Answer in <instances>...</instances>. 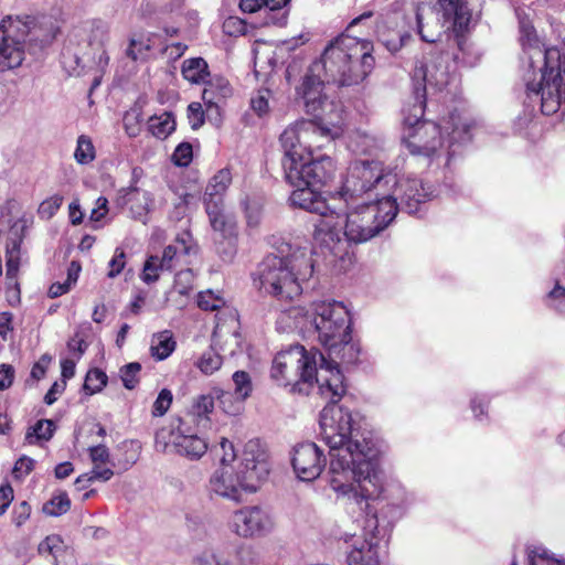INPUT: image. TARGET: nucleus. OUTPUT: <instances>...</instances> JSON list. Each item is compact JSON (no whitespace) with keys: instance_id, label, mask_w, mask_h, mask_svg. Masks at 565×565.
I'll return each mask as SVG.
<instances>
[{"instance_id":"obj_1","label":"nucleus","mask_w":565,"mask_h":565,"mask_svg":"<svg viewBox=\"0 0 565 565\" xmlns=\"http://www.w3.org/2000/svg\"><path fill=\"white\" fill-rule=\"evenodd\" d=\"M271 379L292 391L318 394L329 401L320 414V435L329 448L328 483L335 500L362 514H371V501L383 490L379 470L380 447L372 431L362 427V418L337 402L345 394L344 376L322 353L308 352L302 345L279 352L271 365Z\"/></svg>"},{"instance_id":"obj_2","label":"nucleus","mask_w":565,"mask_h":565,"mask_svg":"<svg viewBox=\"0 0 565 565\" xmlns=\"http://www.w3.org/2000/svg\"><path fill=\"white\" fill-rule=\"evenodd\" d=\"M282 168L287 181L296 188L289 200L294 206L321 217L315 224L313 238L321 245L341 244L340 232L333 224V214L337 206H330L327 201L317 192L330 181L335 173V164L330 157H312L311 149L291 148L284 149Z\"/></svg>"},{"instance_id":"obj_3","label":"nucleus","mask_w":565,"mask_h":565,"mask_svg":"<svg viewBox=\"0 0 565 565\" xmlns=\"http://www.w3.org/2000/svg\"><path fill=\"white\" fill-rule=\"evenodd\" d=\"M324 82L326 77H320V64L313 63L297 88V95L303 100L306 113L315 119H302L288 126L280 135L284 149L319 148L322 140L331 141L342 135L343 109L322 93Z\"/></svg>"},{"instance_id":"obj_4","label":"nucleus","mask_w":565,"mask_h":565,"mask_svg":"<svg viewBox=\"0 0 565 565\" xmlns=\"http://www.w3.org/2000/svg\"><path fill=\"white\" fill-rule=\"evenodd\" d=\"M369 191H375L381 200H392L396 205V213L401 209L408 214L419 211L420 205L434 195L418 178L397 177L391 171L385 172L380 161H355L348 170L339 195L345 202L354 203Z\"/></svg>"},{"instance_id":"obj_5","label":"nucleus","mask_w":565,"mask_h":565,"mask_svg":"<svg viewBox=\"0 0 565 565\" xmlns=\"http://www.w3.org/2000/svg\"><path fill=\"white\" fill-rule=\"evenodd\" d=\"M520 41L529 63L524 75L526 96L540 103L543 114L553 115L565 100V42L562 49H545L525 20H520Z\"/></svg>"},{"instance_id":"obj_6","label":"nucleus","mask_w":565,"mask_h":565,"mask_svg":"<svg viewBox=\"0 0 565 565\" xmlns=\"http://www.w3.org/2000/svg\"><path fill=\"white\" fill-rule=\"evenodd\" d=\"M423 97L417 88L416 103L404 109L403 141L414 156L449 158L456 143L470 140L471 125L457 111L443 118L440 124L422 120L425 110Z\"/></svg>"},{"instance_id":"obj_7","label":"nucleus","mask_w":565,"mask_h":565,"mask_svg":"<svg viewBox=\"0 0 565 565\" xmlns=\"http://www.w3.org/2000/svg\"><path fill=\"white\" fill-rule=\"evenodd\" d=\"M281 256L268 255L257 270L258 288L278 299H292L301 294L299 280L311 277L313 264L307 241L280 246Z\"/></svg>"},{"instance_id":"obj_8","label":"nucleus","mask_w":565,"mask_h":565,"mask_svg":"<svg viewBox=\"0 0 565 565\" xmlns=\"http://www.w3.org/2000/svg\"><path fill=\"white\" fill-rule=\"evenodd\" d=\"M337 191L333 200L343 201L349 210L343 221L339 213L333 214V224L335 230L340 232L341 244L326 245L334 255L344 252V245L354 243H364L376 236L383 231L396 216V205L392 200H381L375 195V191H369L359 198L354 203L345 202Z\"/></svg>"},{"instance_id":"obj_9","label":"nucleus","mask_w":565,"mask_h":565,"mask_svg":"<svg viewBox=\"0 0 565 565\" xmlns=\"http://www.w3.org/2000/svg\"><path fill=\"white\" fill-rule=\"evenodd\" d=\"M373 44L348 34H341L324 49L320 64L327 83L338 86L358 85L374 67Z\"/></svg>"},{"instance_id":"obj_10","label":"nucleus","mask_w":565,"mask_h":565,"mask_svg":"<svg viewBox=\"0 0 565 565\" xmlns=\"http://www.w3.org/2000/svg\"><path fill=\"white\" fill-rule=\"evenodd\" d=\"M269 475L266 449L259 440H248L236 470L231 465L221 466L210 479L213 493L233 501H241L243 493L257 491Z\"/></svg>"},{"instance_id":"obj_11","label":"nucleus","mask_w":565,"mask_h":565,"mask_svg":"<svg viewBox=\"0 0 565 565\" xmlns=\"http://www.w3.org/2000/svg\"><path fill=\"white\" fill-rule=\"evenodd\" d=\"M287 316L295 320L296 328H305L310 323L322 347H334V343L343 341L351 332L350 312L340 301H315L309 310L294 307L288 310Z\"/></svg>"},{"instance_id":"obj_12","label":"nucleus","mask_w":565,"mask_h":565,"mask_svg":"<svg viewBox=\"0 0 565 565\" xmlns=\"http://www.w3.org/2000/svg\"><path fill=\"white\" fill-rule=\"evenodd\" d=\"M480 13L481 3L473 4L472 8L451 1L434 7L420 4L416 11L417 32L423 41L435 43L447 32H463Z\"/></svg>"},{"instance_id":"obj_13","label":"nucleus","mask_w":565,"mask_h":565,"mask_svg":"<svg viewBox=\"0 0 565 565\" xmlns=\"http://www.w3.org/2000/svg\"><path fill=\"white\" fill-rule=\"evenodd\" d=\"M39 42L40 47L50 44L53 32L42 34L30 17H7L0 22V72L17 68L25 58V42Z\"/></svg>"},{"instance_id":"obj_14","label":"nucleus","mask_w":565,"mask_h":565,"mask_svg":"<svg viewBox=\"0 0 565 565\" xmlns=\"http://www.w3.org/2000/svg\"><path fill=\"white\" fill-rule=\"evenodd\" d=\"M196 250L191 244L189 234L175 238V241L164 247L162 256L151 255L147 258L141 279L146 284H152L159 279L161 271H170L177 268L182 269L191 263V256Z\"/></svg>"},{"instance_id":"obj_15","label":"nucleus","mask_w":565,"mask_h":565,"mask_svg":"<svg viewBox=\"0 0 565 565\" xmlns=\"http://www.w3.org/2000/svg\"><path fill=\"white\" fill-rule=\"evenodd\" d=\"M448 61V55H438L422 61L415 66L413 72L415 100L417 88H419V93L424 95L423 99L425 103L427 89L441 90L450 83L451 75Z\"/></svg>"},{"instance_id":"obj_16","label":"nucleus","mask_w":565,"mask_h":565,"mask_svg":"<svg viewBox=\"0 0 565 565\" xmlns=\"http://www.w3.org/2000/svg\"><path fill=\"white\" fill-rule=\"evenodd\" d=\"M274 522L268 513L258 507H246L235 511L230 527L239 537L250 539L270 532Z\"/></svg>"},{"instance_id":"obj_17","label":"nucleus","mask_w":565,"mask_h":565,"mask_svg":"<svg viewBox=\"0 0 565 565\" xmlns=\"http://www.w3.org/2000/svg\"><path fill=\"white\" fill-rule=\"evenodd\" d=\"M205 206L210 225L225 242L224 249L218 248L225 260H231L236 253V220L224 210L223 204H216L210 201Z\"/></svg>"},{"instance_id":"obj_18","label":"nucleus","mask_w":565,"mask_h":565,"mask_svg":"<svg viewBox=\"0 0 565 565\" xmlns=\"http://www.w3.org/2000/svg\"><path fill=\"white\" fill-rule=\"evenodd\" d=\"M291 463L300 480L313 481L321 475L326 459L315 443H302L294 448Z\"/></svg>"},{"instance_id":"obj_19","label":"nucleus","mask_w":565,"mask_h":565,"mask_svg":"<svg viewBox=\"0 0 565 565\" xmlns=\"http://www.w3.org/2000/svg\"><path fill=\"white\" fill-rule=\"evenodd\" d=\"M330 361L326 359V364H330L333 369H337L341 374L339 364L354 365L359 362L361 348L359 343L352 341L351 332L341 342L334 343V347H323Z\"/></svg>"},{"instance_id":"obj_20","label":"nucleus","mask_w":565,"mask_h":565,"mask_svg":"<svg viewBox=\"0 0 565 565\" xmlns=\"http://www.w3.org/2000/svg\"><path fill=\"white\" fill-rule=\"evenodd\" d=\"M232 95V88L227 79L222 76L209 77L204 83L202 99L207 111L218 114L220 104Z\"/></svg>"},{"instance_id":"obj_21","label":"nucleus","mask_w":565,"mask_h":565,"mask_svg":"<svg viewBox=\"0 0 565 565\" xmlns=\"http://www.w3.org/2000/svg\"><path fill=\"white\" fill-rule=\"evenodd\" d=\"M184 424L183 419L178 417L158 429L154 437L156 449L160 452H175Z\"/></svg>"},{"instance_id":"obj_22","label":"nucleus","mask_w":565,"mask_h":565,"mask_svg":"<svg viewBox=\"0 0 565 565\" xmlns=\"http://www.w3.org/2000/svg\"><path fill=\"white\" fill-rule=\"evenodd\" d=\"M127 203L129 204L131 217L146 224L154 204L152 193L135 188L129 191Z\"/></svg>"},{"instance_id":"obj_23","label":"nucleus","mask_w":565,"mask_h":565,"mask_svg":"<svg viewBox=\"0 0 565 565\" xmlns=\"http://www.w3.org/2000/svg\"><path fill=\"white\" fill-rule=\"evenodd\" d=\"M207 448L206 440L192 434L190 427L184 424L175 452L190 459H200Z\"/></svg>"},{"instance_id":"obj_24","label":"nucleus","mask_w":565,"mask_h":565,"mask_svg":"<svg viewBox=\"0 0 565 565\" xmlns=\"http://www.w3.org/2000/svg\"><path fill=\"white\" fill-rule=\"evenodd\" d=\"M232 182V173L230 169L223 168L218 170L209 181L204 193V205L210 201L223 204V195Z\"/></svg>"},{"instance_id":"obj_25","label":"nucleus","mask_w":565,"mask_h":565,"mask_svg":"<svg viewBox=\"0 0 565 565\" xmlns=\"http://www.w3.org/2000/svg\"><path fill=\"white\" fill-rule=\"evenodd\" d=\"M184 79L192 84H204L210 75L209 65L202 57H192L184 60L181 67Z\"/></svg>"},{"instance_id":"obj_26","label":"nucleus","mask_w":565,"mask_h":565,"mask_svg":"<svg viewBox=\"0 0 565 565\" xmlns=\"http://www.w3.org/2000/svg\"><path fill=\"white\" fill-rule=\"evenodd\" d=\"M108 38V28L102 21H94L92 23V34L89 38L90 45H97L99 47V54L96 60V65L99 68H105L108 65L109 56L107 52L104 50V43Z\"/></svg>"},{"instance_id":"obj_27","label":"nucleus","mask_w":565,"mask_h":565,"mask_svg":"<svg viewBox=\"0 0 565 565\" xmlns=\"http://www.w3.org/2000/svg\"><path fill=\"white\" fill-rule=\"evenodd\" d=\"M174 349L175 341L169 331H163L152 337L150 353L158 361L166 360Z\"/></svg>"},{"instance_id":"obj_28","label":"nucleus","mask_w":565,"mask_h":565,"mask_svg":"<svg viewBox=\"0 0 565 565\" xmlns=\"http://www.w3.org/2000/svg\"><path fill=\"white\" fill-rule=\"evenodd\" d=\"M175 129V119L172 113L164 111L149 118V130L159 139L167 138Z\"/></svg>"},{"instance_id":"obj_29","label":"nucleus","mask_w":565,"mask_h":565,"mask_svg":"<svg viewBox=\"0 0 565 565\" xmlns=\"http://www.w3.org/2000/svg\"><path fill=\"white\" fill-rule=\"evenodd\" d=\"M55 425L51 419H41L30 427L25 434V443L29 445L47 441L53 437Z\"/></svg>"},{"instance_id":"obj_30","label":"nucleus","mask_w":565,"mask_h":565,"mask_svg":"<svg viewBox=\"0 0 565 565\" xmlns=\"http://www.w3.org/2000/svg\"><path fill=\"white\" fill-rule=\"evenodd\" d=\"M349 562L350 565H379V556L371 543L363 542L360 546H353Z\"/></svg>"},{"instance_id":"obj_31","label":"nucleus","mask_w":565,"mask_h":565,"mask_svg":"<svg viewBox=\"0 0 565 565\" xmlns=\"http://www.w3.org/2000/svg\"><path fill=\"white\" fill-rule=\"evenodd\" d=\"M151 49L152 42L149 35H134L129 40V45L126 50V55L132 61H145L148 57Z\"/></svg>"},{"instance_id":"obj_32","label":"nucleus","mask_w":565,"mask_h":565,"mask_svg":"<svg viewBox=\"0 0 565 565\" xmlns=\"http://www.w3.org/2000/svg\"><path fill=\"white\" fill-rule=\"evenodd\" d=\"M193 281L194 273L192 269H180L177 273L173 289L180 295L181 298H184L179 301V308H182L186 305V299L193 289Z\"/></svg>"},{"instance_id":"obj_33","label":"nucleus","mask_w":565,"mask_h":565,"mask_svg":"<svg viewBox=\"0 0 565 565\" xmlns=\"http://www.w3.org/2000/svg\"><path fill=\"white\" fill-rule=\"evenodd\" d=\"M66 545L64 541L58 535H49L46 536L38 546V552L42 556H51L54 562H57L58 558L65 552Z\"/></svg>"},{"instance_id":"obj_34","label":"nucleus","mask_w":565,"mask_h":565,"mask_svg":"<svg viewBox=\"0 0 565 565\" xmlns=\"http://www.w3.org/2000/svg\"><path fill=\"white\" fill-rule=\"evenodd\" d=\"M223 364L222 356L213 349L210 348L203 352L201 356L195 361V366L204 374L212 375L218 371Z\"/></svg>"},{"instance_id":"obj_35","label":"nucleus","mask_w":565,"mask_h":565,"mask_svg":"<svg viewBox=\"0 0 565 565\" xmlns=\"http://www.w3.org/2000/svg\"><path fill=\"white\" fill-rule=\"evenodd\" d=\"M216 326L213 331V342H218L227 333H231L233 337H237L238 321L235 312L228 310L227 319L224 321L220 316H216Z\"/></svg>"},{"instance_id":"obj_36","label":"nucleus","mask_w":565,"mask_h":565,"mask_svg":"<svg viewBox=\"0 0 565 565\" xmlns=\"http://www.w3.org/2000/svg\"><path fill=\"white\" fill-rule=\"evenodd\" d=\"M215 399L218 401L220 408L228 415H237L242 409V403L244 401L238 399L235 393L214 388Z\"/></svg>"},{"instance_id":"obj_37","label":"nucleus","mask_w":565,"mask_h":565,"mask_svg":"<svg viewBox=\"0 0 565 565\" xmlns=\"http://www.w3.org/2000/svg\"><path fill=\"white\" fill-rule=\"evenodd\" d=\"M6 265H7V280L17 286V274L20 267V244L14 241L12 246L7 247L6 253Z\"/></svg>"},{"instance_id":"obj_38","label":"nucleus","mask_w":565,"mask_h":565,"mask_svg":"<svg viewBox=\"0 0 565 565\" xmlns=\"http://www.w3.org/2000/svg\"><path fill=\"white\" fill-rule=\"evenodd\" d=\"M74 158L79 164H87L95 159V148L87 136L78 137Z\"/></svg>"},{"instance_id":"obj_39","label":"nucleus","mask_w":565,"mask_h":565,"mask_svg":"<svg viewBox=\"0 0 565 565\" xmlns=\"http://www.w3.org/2000/svg\"><path fill=\"white\" fill-rule=\"evenodd\" d=\"M71 508L68 495L64 492L54 495L47 503L44 504L43 511L47 515L58 516L66 513Z\"/></svg>"},{"instance_id":"obj_40","label":"nucleus","mask_w":565,"mask_h":565,"mask_svg":"<svg viewBox=\"0 0 565 565\" xmlns=\"http://www.w3.org/2000/svg\"><path fill=\"white\" fill-rule=\"evenodd\" d=\"M198 306L202 310L216 311L225 306V300L221 294L212 290L201 291L198 296Z\"/></svg>"},{"instance_id":"obj_41","label":"nucleus","mask_w":565,"mask_h":565,"mask_svg":"<svg viewBox=\"0 0 565 565\" xmlns=\"http://www.w3.org/2000/svg\"><path fill=\"white\" fill-rule=\"evenodd\" d=\"M107 384V375L105 372L98 369H94L88 371L84 382V390L88 392V394L93 395L103 390V387Z\"/></svg>"},{"instance_id":"obj_42","label":"nucleus","mask_w":565,"mask_h":565,"mask_svg":"<svg viewBox=\"0 0 565 565\" xmlns=\"http://www.w3.org/2000/svg\"><path fill=\"white\" fill-rule=\"evenodd\" d=\"M547 306L555 310L557 313L565 316V287L558 281L554 288L547 294L546 297Z\"/></svg>"},{"instance_id":"obj_43","label":"nucleus","mask_w":565,"mask_h":565,"mask_svg":"<svg viewBox=\"0 0 565 565\" xmlns=\"http://www.w3.org/2000/svg\"><path fill=\"white\" fill-rule=\"evenodd\" d=\"M140 371L141 365L138 362L128 363L120 369L119 374L127 390H134L137 386Z\"/></svg>"},{"instance_id":"obj_44","label":"nucleus","mask_w":565,"mask_h":565,"mask_svg":"<svg viewBox=\"0 0 565 565\" xmlns=\"http://www.w3.org/2000/svg\"><path fill=\"white\" fill-rule=\"evenodd\" d=\"M234 393L241 401H245L252 392V381L248 373L244 371H236L233 374Z\"/></svg>"},{"instance_id":"obj_45","label":"nucleus","mask_w":565,"mask_h":565,"mask_svg":"<svg viewBox=\"0 0 565 565\" xmlns=\"http://www.w3.org/2000/svg\"><path fill=\"white\" fill-rule=\"evenodd\" d=\"M215 395L212 390L209 394L200 395L194 399L192 412L198 417H207L214 409Z\"/></svg>"},{"instance_id":"obj_46","label":"nucleus","mask_w":565,"mask_h":565,"mask_svg":"<svg viewBox=\"0 0 565 565\" xmlns=\"http://www.w3.org/2000/svg\"><path fill=\"white\" fill-rule=\"evenodd\" d=\"M270 92L266 88L259 89L250 98V108L258 116L263 117L269 113Z\"/></svg>"},{"instance_id":"obj_47","label":"nucleus","mask_w":565,"mask_h":565,"mask_svg":"<svg viewBox=\"0 0 565 565\" xmlns=\"http://www.w3.org/2000/svg\"><path fill=\"white\" fill-rule=\"evenodd\" d=\"M529 563L530 565H565V561L553 557L542 547L530 551Z\"/></svg>"},{"instance_id":"obj_48","label":"nucleus","mask_w":565,"mask_h":565,"mask_svg":"<svg viewBox=\"0 0 565 565\" xmlns=\"http://www.w3.org/2000/svg\"><path fill=\"white\" fill-rule=\"evenodd\" d=\"M216 452L220 456L221 466L231 465L236 457L232 441L225 437L221 438Z\"/></svg>"},{"instance_id":"obj_49","label":"nucleus","mask_w":565,"mask_h":565,"mask_svg":"<svg viewBox=\"0 0 565 565\" xmlns=\"http://www.w3.org/2000/svg\"><path fill=\"white\" fill-rule=\"evenodd\" d=\"M63 203V196L55 194L44 200L39 207V213L46 218L52 217L61 207Z\"/></svg>"},{"instance_id":"obj_50","label":"nucleus","mask_w":565,"mask_h":565,"mask_svg":"<svg viewBox=\"0 0 565 565\" xmlns=\"http://www.w3.org/2000/svg\"><path fill=\"white\" fill-rule=\"evenodd\" d=\"M172 403L171 391L163 388L160 391L157 399L153 403L152 414L154 416H162L167 413Z\"/></svg>"},{"instance_id":"obj_51","label":"nucleus","mask_w":565,"mask_h":565,"mask_svg":"<svg viewBox=\"0 0 565 565\" xmlns=\"http://www.w3.org/2000/svg\"><path fill=\"white\" fill-rule=\"evenodd\" d=\"M172 160L179 167L189 166L192 161V146L186 142L180 143L172 154Z\"/></svg>"},{"instance_id":"obj_52","label":"nucleus","mask_w":565,"mask_h":565,"mask_svg":"<svg viewBox=\"0 0 565 565\" xmlns=\"http://www.w3.org/2000/svg\"><path fill=\"white\" fill-rule=\"evenodd\" d=\"M188 118L192 129H199L204 124V110L200 103L193 102L188 106Z\"/></svg>"},{"instance_id":"obj_53","label":"nucleus","mask_w":565,"mask_h":565,"mask_svg":"<svg viewBox=\"0 0 565 565\" xmlns=\"http://www.w3.org/2000/svg\"><path fill=\"white\" fill-rule=\"evenodd\" d=\"M125 265H126L125 252L121 248H116L115 254L108 264L109 271H108L107 276L109 278H115L116 276H118L121 273V270L125 268Z\"/></svg>"},{"instance_id":"obj_54","label":"nucleus","mask_w":565,"mask_h":565,"mask_svg":"<svg viewBox=\"0 0 565 565\" xmlns=\"http://www.w3.org/2000/svg\"><path fill=\"white\" fill-rule=\"evenodd\" d=\"M242 205L246 213L247 223L250 226H256L259 223L260 204L256 201H250L249 199H245L242 202Z\"/></svg>"},{"instance_id":"obj_55","label":"nucleus","mask_w":565,"mask_h":565,"mask_svg":"<svg viewBox=\"0 0 565 565\" xmlns=\"http://www.w3.org/2000/svg\"><path fill=\"white\" fill-rule=\"evenodd\" d=\"M195 565H230V563L223 554L205 552L195 559Z\"/></svg>"},{"instance_id":"obj_56","label":"nucleus","mask_w":565,"mask_h":565,"mask_svg":"<svg viewBox=\"0 0 565 565\" xmlns=\"http://www.w3.org/2000/svg\"><path fill=\"white\" fill-rule=\"evenodd\" d=\"M13 331V315L9 311L0 312V337L8 341Z\"/></svg>"},{"instance_id":"obj_57","label":"nucleus","mask_w":565,"mask_h":565,"mask_svg":"<svg viewBox=\"0 0 565 565\" xmlns=\"http://www.w3.org/2000/svg\"><path fill=\"white\" fill-rule=\"evenodd\" d=\"M31 507L23 501L13 509L12 521L17 526H21L30 518Z\"/></svg>"},{"instance_id":"obj_58","label":"nucleus","mask_w":565,"mask_h":565,"mask_svg":"<svg viewBox=\"0 0 565 565\" xmlns=\"http://www.w3.org/2000/svg\"><path fill=\"white\" fill-rule=\"evenodd\" d=\"M89 457L93 463H108L109 451L104 445H98L89 448Z\"/></svg>"},{"instance_id":"obj_59","label":"nucleus","mask_w":565,"mask_h":565,"mask_svg":"<svg viewBox=\"0 0 565 565\" xmlns=\"http://www.w3.org/2000/svg\"><path fill=\"white\" fill-rule=\"evenodd\" d=\"M106 465L107 463H93V469L88 473L94 481H108L114 476V471L107 468Z\"/></svg>"},{"instance_id":"obj_60","label":"nucleus","mask_w":565,"mask_h":565,"mask_svg":"<svg viewBox=\"0 0 565 565\" xmlns=\"http://www.w3.org/2000/svg\"><path fill=\"white\" fill-rule=\"evenodd\" d=\"M34 467V460L29 457H21L14 465L13 472L17 477L29 475Z\"/></svg>"},{"instance_id":"obj_61","label":"nucleus","mask_w":565,"mask_h":565,"mask_svg":"<svg viewBox=\"0 0 565 565\" xmlns=\"http://www.w3.org/2000/svg\"><path fill=\"white\" fill-rule=\"evenodd\" d=\"M107 204H108L107 199L104 196H99L96 200V206L93 209V211L90 213V217H89L90 221H93V222L102 221L108 212Z\"/></svg>"},{"instance_id":"obj_62","label":"nucleus","mask_w":565,"mask_h":565,"mask_svg":"<svg viewBox=\"0 0 565 565\" xmlns=\"http://www.w3.org/2000/svg\"><path fill=\"white\" fill-rule=\"evenodd\" d=\"M13 367L8 364L0 365V391L7 390L11 386L13 381Z\"/></svg>"},{"instance_id":"obj_63","label":"nucleus","mask_w":565,"mask_h":565,"mask_svg":"<svg viewBox=\"0 0 565 565\" xmlns=\"http://www.w3.org/2000/svg\"><path fill=\"white\" fill-rule=\"evenodd\" d=\"M67 348L76 356V359L79 360L81 356L84 354L85 350L87 349V344L82 338H78L76 334L75 337L68 340Z\"/></svg>"},{"instance_id":"obj_64","label":"nucleus","mask_w":565,"mask_h":565,"mask_svg":"<svg viewBox=\"0 0 565 565\" xmlns=\"http://www.w3.org/2000/svg\"><path fill=\"white\" fill-rule=\"evenodd\" d=\"M66 387L65 381L62 382H54L49 392L44 396V402L47 405H52L56 402L57 396L61 395Z\"/></svg>"}]
</instances>
